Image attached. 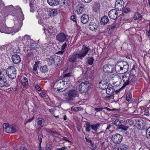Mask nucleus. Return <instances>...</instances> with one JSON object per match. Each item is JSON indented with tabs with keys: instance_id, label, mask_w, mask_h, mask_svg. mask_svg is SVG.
<instances>
[{
	"instance_id": "1",
	"label": "nucleus",
	"mask_w": 150,
	"mask_h": 150,
	"mask_svg": "<svg viewBox=\"0 0 150 150\" xmlns=\"http://www.w3.org/2000/svg\"><path fill=\"white\" fill-rule=\"evenodd\" d=\"M16 7L18 11L21 13V14L19 20L17 19L14 21L15 25L13 26V32L15 33L18 32L20 29L22 25V21L24 19V15L21 8L18 6H17Z\"/></svg>"
},
{
	"instance_id": "2",
	"label": "nucleus",
	"mask_w": 150,
	"mask_h": 150,
	"mask_svg": "<svg viewBox=\"0 0 150 150\" xmlns=\"http://www.w3.org/2000/svg\"><path fill=\"white\" fill-rule=\"evenodd\" d=\"M70 83V80L64 81L63 79H61L57 80L54 84L58 87L57 91L62 92L67 89L69 86Z\"/></svg>"
},
{
	"instance_id": "3",
	"label": "nucleus",
	"mask_w": 150,
	"mask_h": 150,
	"mask_svg": "<svg viewBox=\"0 0 150 150\" xmlns=\"http://www.w3.org/2000/svg\"><path fill=\"white\" fill-rule=\"evenodd\" d=\"M78 96V91L77 89L76 88L70 90L67 92L65 93L63 96H64V98L68 101H71L74 100Z\"/></svg>"
},
{
	"instance_id": "4",
	"label": "nucleus",
	"mask_w": 150,
	"mask_h": 150,
	"mask_svg": "<svg viewBox=\"0 0 150 150\" xmlns=\"http://www.w3.org/2000/svg\"><path fill=\"white\" fill-rule=\"evenodd\" d=\"M6 73L10 79H13L16 76V69L14 66H9L6 70Z\"/></svg>"
},
{
	"instance_id": "5",
	"label": "nucleus",
	"mask_w": 150,
	"mask_h": 150,
	"mask_svg": "<svg viewBox=\"0 0 150 150\" xmlns=\"http://www.w3.org/2000/svg\"><path fill=\"white\" fill-rule=\"evenodd\" d=\"M22 42L24 45L28 46L31 50L32 47L34 46L35 43L31 39L29 35H25L23 37Z\"/></svg>"
},
{
	"instance_id": "6",
	"label": "nucleus",
	"mask_w": 150,
	"mask_h": 150,
	"mask_svg": "<svg viewBox=\"0 0 150 150\" xmlns=\"http://www.w3.org/2000/svg\"><path fill=\"white\" fill-rule=\"evenodd\" d=\"M90 86L88 81L81 83L79 87V91L81 93H85L89 90Z\"/></svg>"
},
{
	"instance_id": "7",
	"label": "nucleus",
	"mask_w": 150,
	"mask_h": 150,
	"mask_svg": "<svg viewBox=\"0 0 150 150\" xmlns=\"http://www.w3.org/2000/svg\"><path fill=\"white\" fill-rule=\"evenodd\" d=\"M89 50V47L83 45L81 50L79 51L78 53L80 59H82L86 56Z\"/></svg>"
},
{
	"instance_id": "8",
	"label": "nucleus",
	"mask_w": 150,
	"mask_h": 150,
	"mask_svg": "<svg viewBox=\"0 0 150 150\" xmlns=\"http://www.w3.org/2000/svg\"><path fill=\"white\" fill-rule=\"evenodd\" d=\"M122 136L119 134H115L112 136L111 139L115 144H119L122 141Z\"/></svg>"
},
{
	"instance_id": "9",
	"label": "nucleus",
	"mask_w": 150,
	"mask_h": 150,
	"mask_svg": "<svg viewBox=\"0 0 150 150\" xmlns=\"http://www.w3.org/2000/svg\"><path fill=\"white\" fill-rule=\"evenodd\" d=\"M43 30H44L45 34L48 36H49L51 34L55 35L57 33V29L54 28L52 26L49 27L46 30L45 28H43Z\"/></svg>"
},
{
	"instance_id": "10",
	"label": "nucleus",
	"mask_w": 150,
	"mask_h": 150,
	"mask_svg": "<svg viewBox=\"0 0 150 150\" xmlns=\"http://www.w3.org/2000/svg\"><path fill=\"white\" fill-rule=\"evenodd\" d=\"M124 2L123 0H117L115 2V8L118 11H121L124 7Z\"/></svg>"
},
{
	"instance_id": "11",
	"label": "nucleus",
	"mask_w": 150,
	"mask_h": 150,
	"mask_svg": "<svg viewBox=\"0 0 150 150\" xmlns=\"http://www.w3.org/2000/svg\"><path fill=\"white\" fill-rule=\"evenodd\" d=\"M67 36L64 33L61 32L57 35L56 39L59 42H63L67 39Z\"/></svg>"
},
{
	"instance_id": "12",
	"label": "nucleus",
	"mask_w": 150,
	"mask_h": 150,
	"mask_svg": "<svg viewBox=\"0 0 150 150\" xmlns=\"http://www.w3.org/2000/svg\"><path fill=\"white\" fill-rule=\"evenodd\" d=\"M124 74L122 76V79L124 82V84L123 86L125 87L129 84L128 81L131 74L129 73H126V72L124 73Z\"/></svg>"
},
{
	"instance_id": "13",
	"label": "nucleus",
	"mask_w": 150,
	"mask_h": 150,
	"mask_svg": "<svg viewBox=\"0 0 150 150\" xmlns=\"http://www.w3.org/2000/svg\"><path fill=\"white\" fill-rule=\"evenodd\" d=\"M79 55V54L76 52H74L69 56L68 58L69 61L72 63L75 62L76 58H78L80 59Z\"/></svg>"
},
{
	"instance_id": "14",
	"label": "nucleus",
	"mask_w": 150,
	"mask_h": 150,
	"mask_svg": "<svg viewBox=\"0 0 150 150\" xmlns=\"http://www.w3.org/2000/svg\"><path fill=\"white\" fill-rule=\"evenodd\" d=\"M118 14L116 9L111 10L108 13V16L110 18L115 19L117 18Z\"/></svg>"
},
{
	"instance_id": "15",
	"label": "nucleus",
	"mask_w": 150,
	"mask_h": 150,
	"mask_svg": "<svg viewBox=\"0 0 150 150\" xmlns=\"http://www.w3.org/2000/svg\"><path fill=\"white\" fill-rule=\"evenodd\" d=\"M10 84L8 83L7 80L4 77L1 76L0 77V87H9Z\"/></svg>"
},
{
	"instance_id": "16",
	"label": "nucleus",
	"mask_w": 150,
	"mask_h": 150,
	"mask_svg": "<svg viewBox=\"0 0 150 150\" xmlns=\"http://www.w3.org/2000/svg\"><path fill=\"white\" fill-rule=\"evenodd\" d=\"M12 59L13 62L16 64H18L21 61L20 56L17 54H15L12 56Z\"/></svg>"
},
{
	"instance_id": "17",
	"label": "nucleus",
	"mask_w": 150,
	"mask_h": 150,
	"mask_svg": "<svg viewBox=\"0 0 150 150\" xmlns=\"http://www.w3.org/2000/svg\"><path fill=\"white\" fill-rule=\"evenodd\" d=\"M115 70L116 72L119 74H123L125 73V71L123 70V68L122 67H121V66L120 64V62L117 63L116 64L115 67Z\"/></svg>"
},
{
	"instance_id": "18",
	"label": "nucleus",
	"mask_w": 150,
	"mask_h": 150,
	"mask_svg": "<svg viewBox=\"0 0 150 150\" xmlns=\"http://www.w3.org/2000/svg\"><path fill=\"white\" fill-rule=\"evenodd\" d=\"M16 131V127L13 125H9L6 131V132L8 133H12Z\"/></svg>"
},
{
	"instance_id": "19",
	"label": "nucleus",
	"mask_w": 150,
	"mask_h": 150,
	"mask_svg": "<svg viewBox=\"0 0 150 150\" xmlns=\"http://www.w3.org/2000/svg\"><path fill=\"white\" fill-rule=\"evenodd\" d=\"M48 12V15L50 17L55 16L59 13L57 9H49Z\"/></svg>"
},
{
	"instance_id": "20",
	"label": "nucleus",
	"mask_w": 150,
	"mask_h": 150,
	"mask_svg": "<svg viewBox=\"0 0 150 150\" xmlns=\"http://www.w3.org/2000/svg\"><path fill=\"white\" fill-rule=\"evenodd\" d=\"M108 83L106 81H101L99 83V88L103 90L108 88Z\"/></svg>"
},
{
	"instance_id": "21",
	"label": "nucleus",
	"mask_w": 150,
	"mask_h": 150,
	"mask_svg": "<svg viewBox=\"0 0 150 150\" xmlns=\"http://www.w3.org/2000/svg\"><path fill=\"white\" fill-rule=\"evenodd\" d=\"M11 29V28H9L4 25H0V31L1 33H9L10 32V31L11 30H9V29Z\"/></svg>"
},
{
	"instance_id": "22",
	"label": "nucleus",
	"mask_w": 150,
	"mask_h": 150,
	"mask_svg": "<svg viewBox=\"0 0 150 150\" xmlns=\"http://www.w3.org/2000/svg\"><path fill=\"white\" fill-rule=\"evenodd\" d=\"M120 64L121 67L123 68V70L125 71V72H126L129 68V65L128 63L126 62L123 61L120 62Z\"/></svg>"
},
{
	"instance_id": "23",
	"label": "nucleus",
	"mask_w": 150,
	"mask_h": 150,
	"mask_svg": "<svg viewBox=\"0 0 150 150\" xmlns=\"http://www.w3.org/2000/svg\"><path fill=\"white\" fill-rule=\"evenodd\" d=\"M136 124L139 127L142 129L144 128L145 126V121L142 119L137 120L136 122Z\"/></svg>"
},
{
	"instance_id": "24",
	"label": "nucleus",
	"mask_w": 150,
	"mask_h": 150,
	"mask_svg": "<svg viewBox=\"0 0 150 150\" xmlns=\"http://www.w3.org/2000/svg\"><path fill=\"white\" fill-rule=\"evenodd\" d=\"M89 28L92 31H95L97 28L98 25L95 22H90L88 25Z\"/></svg>"
},
{
	"instance_id": "25",
	"label": "nucleus",
	"mask_w": 150,
	"mask_h": 150,
	"mask_svg": "<svg viewBox=\"0 0 150 150\" xmlns=\"http://www.w3.org/2000/svg\"><path fill=\"white\" fill-rule=\"evenodd\" d=\"M36 48L35 47L32 46V49L31 50H30V51H31L33 49H34L33 52H31L30 53H29L27 54L26 56L28 59H30L31 58H34L35 57V52H36Z\"/></svg>"
},
{
	"instance_id": "26",
	"label": "nucleus",
	"mask_w": 150,
	"mask_h": 150,
	"mask_svg": "<svg viewBox=\"0 0 150 150\" xmlns=\"http://www.w3.org/2000/svg\"><path fill=\"white\" fill-rule=\"evenodd\" d=\"M85 10L84 6L83 5L80 4L78 6L76 11L78 14H80L82 13Z\"/></svg>"
},
{
	"instance_id": "27",
	"label": "nucleus",
	"mask_w": 150,
	"mask_h": 150,
	"mask_svg": "<svg viewBox=\"0 0 150 150\" xmlns=\"http://www.w3.org/2000/svg\"><path fill=\"white\" fill-rule=\"evenodd\" d=\"M109 21V20L107 16H104L101 18L100 23L101 25H106Z\"/></svg>"
},
{
	"instance_id": "28",
	"label": "nucleus",
	"mask_w": 150,
	"mask_h": 150,
	"mask_svg": "<svg viewBox=\"0 0 150 150\" xmlns=\"http://www.w3.org/2000/svg\"><path fill=\"white\" fill-rule=\"evenodd\" d=\"M89 17L86 14H83L81 17V23L83 24L86 23L88 21Z\"/></svg>"
},
{
	"instance_id": "29",
	"label": "nucleus",
	"mask_w": 150,
	"mask_h": 150,
	"mask_svg": "<svg viewBox=\"0 0 150 150\" xmlns=\"http://www.w3.org/2000/svg\"><path fill=\"white\" fill-rule=\"evenodd\" d=\"M129 79V84L132 85L136 81V77L133 74H131Z\"/></svg>"
},
{
	"instance_id": "30",
	"label": "nucleus",
	"mask_w": 150,
	"mask_h": 150,
	"mask_svg": "<svg viewBox=\"0 0 150 150\" xmlns=\"http://www.w3.org/2000/svg\"><path fill=\"white\" fill-rule=\"evenodd\" d=\"M48 3L50 6H54L59 4V1L58 0H47Z\"/></svg>"
},
{
	"instance_id": "31",
	"label": "nucleus",
	"mask_w": 150,
	"mask_h": 150,
	"mask_svg": "<svg viewBox=\"0 0 150 150\" xmlns=\"http://www.w3.org/2000/svg\"><path fill=\"white\" fill-rule=\"evenodd\" d=\"M101 123H98L96 124L91 125V129L95 132L97 131L100 126Z\"/></svg>"
},
{
	"instance_id": "32",
	"label": "nucleus",
	"mask_w": 150,
	"mask_h": 150,
	"mask_svg": "<svg viewBox=\"0 0 150 150\" xmlns=\"http://www.w3.org/2000/svg\"><path fill=\"white\" fill-rule=\"evenodd\" d=\"M128 129V127L127 125H126L125 121H124V123H123L122 122L119 127L118 128V129H121L125 131L127 130Z\"/></svg>"
},
{
	"instance_id": "33",
	"label": "nucleus",
	"mask_w": 150,
	"mask_h": 150,
	"mask_svg": "<svg viewBox=\"0 0 150 150\" xmlns=\"http://www.w3.org/2000/svg\"><path fill=\"white\" fill-rule=\"evenodd\" d=\"M43 122H44V120L43 119H38L35 121V124H37V125L40 126L41 127V128L43 127L44 124Z\"/></svg>"
},
{
	"instance_id": "34",
	"label": "nucleus",
	"mask_w": 150,
	"mask_h": 150,
	"mask_svg": "<svg viewBox=\"0 0 150 150\" xmlns=\"http://www.w3.org/2000/svg\"><path fill=\"white\" fill-rule=\"evenodd\" d=\"M123 121L120 119H116L115 120L113 123H112V125L114 124L117 127V128H119L121 125L122 122H123Z\"/></svg>"
},
{
	"instance_id": "35",
	"label": "nucleus",
	"mask_w": 150,
	"mask_h": 150,
	"mask_svg": "<svg viewBox=\"0 0 150 150\" xmlns=\"http://www.w3.org/2000/svg\"><path fill=\"white\" fill-rule=\"evenodd\" d=\"M100 7V5L97 3H95L93 5V11L96 12L99 10Z\"/></svg>"
},
{
	"instance_id": "36",
	"label": "nucleus",
	"mask_w": 150,
	"mask_h": 150,
	"mask_svg": "<svg viewBox=\"0 0 150 150\" xmlns=\"http://www.w3.org/2000/svg\"><path fill=\"white\" fill-rule=\"evenodd\" d=\"M47 61L49 65H52L55 63L54 57V56H51L50 58L47 59Z\"/></svg>"
},
{
	"instance_id": "37",
	"label": "nucleus",
	"mask_w": 150,
	"mask_h": 150,
	"mask_svg": "<svg viewBox=\"0 0 150 150\" xmlns=\"http://www.w3.org/2000/svg\"><path fill=\"white\" fill-rule=\"evenodd\" d=\"M54 57L55 63H56L58 65V64H62V60L61 57L57 56Z\"/></svg>"
},
{
	"instance_id": "38",
	"label": "nucleus",
	"mask_w": 150,
	"mask_h": 150,
	"mask_svg": "<svg viewBox=\"0 0 150 150\" xmlns=\"http://www.w3.org/2000/svg\"><path fill=\"white\" fill-rule=\"evenodd\" d=\"M128 146L124 144H121L118 148V150H128Z\"/></svg>"
},
{
	"instance_id": "39",
	"label": "nucleus",
	"mask_w": 150,
	"mask_h": 150,
	"mask_svg": "<svg viewBox=\"0 0 150 150\" xmlns=\"http://www.w3.org/2000/svg\"><path fill=\"white\" fill-rule=\"evenodd\" d=\"M113 82H121V77L118 75H116L114 76L113 77L111 78Z\"/></svg>"
},
{
	"instance_id": "40",
	"label": "nucleus",
	"mask_w": 150,
	"mask_h": 150,
	"mask_svg": "<svg viewBox=\"0 0 150 150\" xmlns=\"http://www.w3.org/2000/svg\"><path fill=\"white\" fill-rule=\"evenodd\" d=\"M110 67L112 68V67L111 66H108L107 65L105 66L103 69L104 72L108 73L111 72L112 70L110 69Z\"/></svg>"
},
{
	"instance_id": "41",
	"label": "nucleus",
	"mask_w": 150,
	"mask_h": 150,
	"mask_svg": "<svg viewBox=\"0 0 150 150\" xmlns=\"http://www.w3.org/2000/svg\"><path fill=\"white\" fill-rule=\"evenodd\" d=\"M115 90L112 87H108L106 88V92L108 94L111 95L114 92Z\"/></svg>"
},
{
	"instance_id": "42",
	"label": "nucleus",
	"mask_w": 150,
	"mask_h": 150,
	"mask_svg": "<svg viewBox=\"0 0 150 150\" xmlns=\"http://www.w3.org/2000/svg\"><path fill=\"white\" fill-rule=\"evenodd\" d=\"M41 72L43 73H45L48 71V69L47 67L45 66H41L40 68Z\"/></svg>"
},
{
	"instance_id": "43",
	"label": "nucleus",
	"mask_w": 150,
	"mask_h": 150,
	"mask_svg": "<svg viewBox=\"0 0 150 150\" xmlns=\"http://www.w3.org/2000/svg\"><path fill=\"white\" fill-rule=\"evenodd\" d=\"M125 123L126 125L129 128V126H131L134 123V121L133 120L131 119L127 120L126 121H125Z\"/></svg>"
},
{
	"instance_id": "44",
	"label": "nucleus",
	"mask_w": 150,
	"mask_h": 150,
	"mask_svg": "<svg viewBox=\"0 0 150 150\" xmlns=\"http://www.w3.org/2000/svg\"><path fill=\"white\" fill-rule=\"evenodd\" d=\"M22 84L23 88H24L27 86L28 85V82L27 79L26 77H24L22 80Z\"/></svg>"
},
{
	"instance_id": "45",
	"label": "nucleus",
	"mask_w": 150,
	"mask_h": 150,
	"mask_svg": "<svg viewBox=\"0 0 150 150\" xmlns=\"http://www.w3.org/2000/svg\"><path fill=\"white\" fill-rule=\"evenodd\" d=\"M14 9V7L12 5L8 6L6 7L5 8L6 11H7L8 12H11L13 11Z\"/></svg>"
},
{
	"instance_id": "46",
	"label": "nucleus",
	"mask_w": 150,
	"mask_h": 150,
	"mask_svg": "<svg viewBox=\"0 0 150 150\" xmlns=\"http://www.w3.org/2000/svg\"><path fill=\"white\" fill-rule=\"evenodd\" d=\"M132 93L130 92H129L126 95V100L128 101H130L132 99Z\"/></svg>"
},
{
	"instance_id": "47",
	"label": "nucleus",
	"mask_w": 150,
	"mask_h": 150,
	"mask_svg": "<svg viewBox=\"0 0 150 150\" xmlns=\"http://www.w3.org/2000/svg\"><path fill=\"white\" fill-rule=\"evenodd\" d=\"M142 16L138 12L135 13L134 16V19L135 20H136L139 19Z\"/></svg>"
},
{
	"instance_id": "48",
	"label": "nucleus",
	"mask_w": 150,
	"mask_h": 150,
	"mask_svg": "<svg viewBox=\"0 0 150 150\" xmlns=\"http://www.w3.org/2000/svg\"><path fill=\"white\" fill-rule=\"evenodd\" d=\"M112 84L111 85L113 87H116L119 86L120 83L121 82H113L112 81Z\"/></svg>"
},
{
	"instance_id": "49",
	"label": "nucleus",
	"mask_w": 150,
	"mask_h": 150,
	"mask_svg": "<svg viewBox=\"0 0 150 150\" xmlns=\"http://www.w3.org/2000/svg\"><path fill=\"white\" fill-rule=\"evenodd\" d=\"M71 74L70 73L64 74L63 75V79L65 81L67 80V78H69L71 76Z\"/></svg>"
},
{
	"instance_id": "50",
	"label": "nucleus",
	"mask_w": 150,
	"mask_h": 150,
	"mask_svg": "<svg viewBox=\"0 0 150 150\" xmlns=\"http://www.w3.org/2000/svg\"><path fill=\"white\" fill-rule=\"evenodd\" d=\"M94 59L93 57H90L88 61V64L90 65H92L93 63Z\"/></svg>"
},
{
	"instance_id": "51",
	"label": "nucleus",
	"mask_w": 150,
	"mask_h": 150,
	"mask_svg": "<svg viewBox=\"0 0 150 150\" xmlns=\"http://www.w3.org/2000/svg\"><path fill=\"white\" fill-rule=\"evenodd\" d=\"M43 138V135L42 133H39L38 135V139L39 140L40 143L42 142V139Z\"/></svg>"
},
{
	"instance_id": "52",
	"label": "nucleus",
	"mask_w": 150,
	"mask_h": 150,
	"mask_svg": "<svg viewBox=\"0 0 150 150\" xmlns=\"http://www.w3.org/2000/svg\"><path fill=\"white\" fill-rule=\"evenodd\" d=\"M86 130L87 132H90V128L91 129V125L89 123L86 124Z\"/></svg>"
},
{
	"instance_id": "53",
	"label": "nucleus",
	"mask_w": 150,
	"mask_h": 150,
	"mask_svg": "<svg viewBox=\"0 0 150 150\" xmlns=\"http://www.w3.org/2000/svg\"><path fill=\"white\" fill-rule=\"evenodd\" d=\"M79 107H72L71 108V110L75 111H78L81 110Z\"/></svg>"
},
{
	"instance_id": "54",
	"label": "nucleus",
	"mask_w": 150,
	"mask_h": 150,
	"mask_svg": "<svg viewBox=\"0 0 150 150\" xmlns=\"http://www.w3.org/2000/svg\"><path fill=\"white\" fill-rule=\"evenodd\" d=\"M9 126V124L8 123H4L3 125V129H5L6 131Z\"/></svg>"
},
{
	"instance_id": "55",
	"label": "nucleus",
	"mask_w": 150,
	"mask_h": 150,
	"mask_svg": "<svg viewBox=\"0 0 150 150\" xmlns=\"http://www.w3.org/2000/svg\"><path fill=\"white\" fill-rule=\"evenodd\" d=\"M45 131L47 132H48L51 134H55V132L54 131H53L50 129H45Z\"/></svg>"
},
{
	"instance_id": "56",
	"label": "nucleus",
	"mask_w": 150,
	"mask_h": 150,
	"mask_svg": "<svg viewBox=\"0 0 150 150\" xmlns=\"http://www.w3.org/2000/svg\"><path fill=\"white\" fill-rule=\"evenodd\" d=\"M91 144V149H95L96 148L94 146V143L92 141L90 143Z\"/></svg>"
},
{
	"instance_id": "57",
	"label": "nucleus",
	"mask_w": 150,
	"mask_h": 150,
	"mask_svg": "<svg viewBox=\"0 0 150 150\" xmlns=\"http://www.w3.org/2000/svg\"><path fill=\"white\" fill-rule=\"evenodd\" d=\"M35 88L38 91H41V89L40 86L37 84H35Z\"/></svg>"
},
{
	"instance_id": "58",
	"label": "nucleus",
	"mask_w": 150,
	"mask_h": 150,
	"mask_svg": "<svg viewBox=\"0 0 150 150\" xmlns=\"http://www.w3.org/2000/svg\"><path fill=\"white\" fill-rule=\"evenodd\" d=\"M34 118V117H33L31 118L30 119H29L25 120V121L24 124H25L31 121Z\"/></svg>"
},
{
	"instance_id": "59",
	"label": "nucleus",
	"mask_w": 150,
	"mask_h": 150,
	"mask_svg": "<svg viewBox=\"0 0 150 150\" xmlns=\"http://www.w3.org/2000/svg\"><path fill=\"white\" fill-rule=\"evenodd\" d=\"M52 149V147L50 145L46 146L45 147V150H51Z\"/></svg>"
},
{
	"instance_id": "60",
	"label": "nucleus",
	"mask_w": 150,
	"mask_h": 150,
	"mask_svg": "<svg viewBox=\"0 0 150 150\" xmlns=\"http://www.w3.org/2000/svg\"><path fill=\"white\" fill-rule=\"evenodd\" d=\"M103 109V108H96L94 109L96 111V112H97L100 111H102Z\"/></svg>"
},
{
	"instance_id": "61",
	"label": "nucleus",
	"mask_w": 150,
	"mask_h": 150,
	"mask_svg": "<svg viewBox=\"0 0 150 150\" xmlns=\"http://www.w3.org/2000/svg\"><path fill=\"white\" fill-rule=\"evenodd\" d=\"M71 19L73 21L76 22V16H71Z\"/></svg>"
},
{
	"instance_id": "62",
	"label": "nucleus",
	"mask_w": 150,
	"mask_h": 150,
	"mask_svg": "<svg viewBox=\"0 0 150 150\" xmlns=\"http://www.w3.org/2000/svg\"><path fill=\"white\" fill-rule=\"evenodd\" d=\"M130 8H127L124 9V13H127L130 11Z\"/></svg>"
},
{
	"instance_id": "63",
	"label": "nucleus",
	"mask_w": 150,
	"mask_h": 150,
	"mask_svg": "<svg viewBox=\"0 0 150 150\" xmlns=\"http://www.w3.org/2000/svg\"><path fill=\"white\" fill-rule=\"evenodd\" d=\"M146 136L148 139H150V132H146Z\"/></svg>"
},
{
	"instance_id": "64",
	"label": "nucleus",
	"mask_w": 150,
	"mask_h": 150,
	"mask_svg": "<svg viewBox=\"0 0 150 150\" xmlns=\"http://www.w3.org/2000/svg\"><path fill=\"white\" fill-rule=\"evenodd\" d=\"M67 148V147L64 146L59 148L56 149L55 150H65Z\"/></svg>"
}]
</instances>
